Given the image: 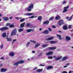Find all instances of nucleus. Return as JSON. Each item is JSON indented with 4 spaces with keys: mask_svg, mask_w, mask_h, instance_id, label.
Masks as SVG:
<instances>
[{
    "mask_svg": "<svg viewBox=\"0 0 73 73\" xmlns=\"http://www.w3.org/2000/svg\"><path fill=\"white\" fill-rule=\"evenodd\" d=\"M61 17L59 15H56V17H55V20H58L60 19Z\"/></svg>",
    "mask_w": 73,
    "mask_h": 73,
    "instance_id": "a211bd4d",
    "label": "nucleus"
},
{
    "mask_svg": "<svg viewBox=\"0 0 73 73\" xmlns=\"http://www.w3.org/2000/svg\"><path fill=\"white\" fill-rule=\"evenodd\" d=\"M0 60H3L4 59V57H2L0 58Z\"/></svg>",
    "mask_w": 73,
    "mask_h": 73,
    "instance_id": "864d4df0",
    "label": "nucleus"
},
{
    "mask_svg": "<svg viewBox=\"0 0 73 73\" xmlns=\"http://www.w3.org/2000/svg\"><path fill=\"white\" fill-rule=\"evenodd\" d=\"M38 20L41 21L42 20V17L41 16H39L38 18Z\"/></svg>",
    "mask_w": 73,
    "mask_h": 73,
    "instance_id": "5701e85b",
    "label": "nucleus"
},
{
    "mask_svg": "<svg viewBox=\"0 0 73 73\" xmlns=\"http://www.w3.org/2000/svg\"><path fill=\"white\" fill-rule=\"evenodd\" d=\"M49 42L50 43V44H54V43H56V42L54 41H50Z\"/></svg>",
    "mask_w": 73,
    "mask_h": 73,
    "instance_id": "c756f323",
    "label": "nucleus"
},
{
    "mask_svg": "<svg viewBox=\"0 0 73 73\" xmlns=\"http://www.w3.org/2000/svg\"><path fill=\"white\" fill-rule=\"evenodd\" d=\"M67 28H68L67 27V25H66L63 26V29H64L65 30H66Z\"/></svg>",
    "mask_w": 73,
    "mask_h": 73,
    "instance_id": "412c9836",
    "label": "nucleus"
},
{
    "mask_svg": "<svg viewBox=\"0 0 73 73\" xmlns=\"http://www.w3.org/2000/svg\"><path fill=\"white\" fill-rule=\"evenodd\" d=\"M56 57V56H53V58H55Z\"/></svg>",
    "mask_w": 73,
    "mask_h": 73,
    "instance_id": "e2e57ef3",
    "label": "nucleus"
},
{
    "mask_svg": "<svg viewBox=\"0 0 73 73\" xmlns=\"http://www.w3.org/2000/svg\"><path fill=\"white\" fill-rule=\"evenodd\" d=\"M34 58H35V57H34V56H33L31 58V59H32V60Z\"/></svg>",
    "mask_w": 73,
    "mask_h": 73,
    "instance_id": "13d9d810",
    "label": "nucleus"
},
{
    "mask_svg": "<svg viewBox=\"0 0 73 73\" xmlns=\"http://www.w3.org/2000/svg\"><path fill=\"white\" fill-rule=\"evenodd\" d=\"M32 9H33V4H30L29 6L27 8V10L28 11H31Z\"/></svg>",
    "mask_w": 73,
    "mask_h": 73,
    "instance_id": "f257e3e1",
    "label": "nucleus"
},
{
    "mask_svg": "<svg viewBox=\"0 0 73 73\" xmlns=\"http://www.w3.org/2000/svg\"><path fill=\"white\" fill-rule=\"evenodd\" d=\"M3 19L4 21H8L9 20V18L8 17H5L3 18Z\"/></svg>",
    "mask_w": 73,
    "mask_h": 73,
    "instance_id": "9d476101",
    "label": "nucleus"
},
{
    "mask_svg": "<svg viewBox=\"0 0 73 73\" xmlns=\"http://www.w3.org/2000/svg\"><path fill=\"white\" fill-rule=\"evenodd\" d=\"M53 38H54V37H51L46 39V40H53Z\"/></svg>",
    "mask_w": 73,
    "mask_h": 73,
    "instance_id": "6ab92c4d",
    "label": "nucleus"
},
{
    "mask_svg": "<svg viewBox=\"0 0 73 73\" xmlns=\"http://www.w3.org/2000/svg\"><path fill=\"white\" fill-rule=\"evenodd\" d=\"M15 19H17V20H18V19H19V17H16L15 18Z\"/></svg>",
    "mask_w": 73,
    "mask_h": 73,
    "instance_id": "5fc2aeb1",
    "label": "nucleus"
},
{
    "mask_svg": "<svg viewBox=\"0 0 73 73\" xmlns=\"http://www.w3.org/2000/svg\"><path fill=\"white\" fill-rule=\"evenodd\" d=\"M62 56H59V57H58L56 58L55 59V60L56 61H57V60H61V59L62 58Z\"/></svg>",
    "mask_w": 73,
    "mask_h": 73,
    "instance_id": "4468645a",
    "label": "nucleus"
},
{
    "mask_svg": "<svg viewBox=\"0 0 73 73\" xmlns=\"http://www.w3.org/2000/svg\"><path fill=\"white\" fill-rule=\"evenodd\" d=\"M42 70H43V69H39L37 70V72H38V73H40V72H41Z\"/></svg>",
    "mask_w": 73,
    "mask_h": 73,
    "instance_id": "cd10ccee",
    "label": "nucleus"
},
{
    "mask_svg": "<svg viewBox=\"0 0 73 73\" xmlns=\"http://www.w3.org/2000/svg\"><path fill=\"white\" fill-rule=\"evenodd\" d=\"M48 46V44H46L44 45H43L42 47L43 48H45V47H46V46Z\"/></svg>",
    "mask_w": 73,
    "mask_h": 73,
    "instance_id": "2f4dec72",
    "label": "nucleus"
},
{
    "mask_svg": "<svg viewBox=\"0 0 73 73\" xmlns=\"http://www.w3.org/2000/svg\"><path fill=\"white\" fill-rule=\"evenodd\" d=\"M7 70L5 68H2L1 70V72H5Z\"/></svg>",
    "mask_w": 73,
    "mask_h": 73,
    "instance_id": "aec40b11",
    "label": "nucleus"
},
{
    "mask_svg": "<svg viewBox=\"0 0 73 73\" xmlns=\"http://www.w3.org/2000/svg\"><path fill=\"white\" fill-rule=\"evenodd\" d=\"M17 41V40L16 39H14L13 40V42H15V41Z\"/></svg>",
    "mask_w": 73,
    "mask_h": 73,
    "instance_id": "8fccbe9b",
    "label": "nucleus"
},
{
    "mask_svg": "<svg viewBox=\"0 0 73 73\" xmlns=\"http://www.w3.org/2000/svg\"><path fill=\"white\" fill-rule=\"evenodd\" d=\"M59 38V39L60 40H61L62 39V38H61V35H56Z\"/></svg>",
    "mask_w": 73,
    "mask_h": 73,
    "instance_id": "a878e982",
    "label": "nucleus"
},
{
    "mask_svg": "<svg viewBox=\"0 0 73 73\" xmlns=\"http://www.w3.org/2000/svg\"><path fill=\"white\" fill-rule=\"evenodd\" d=\"M7 34L5 33H3L2 35V36L3 37H5L6 36Z\"/></svg>",
    "mask_w": 73,
    "mask_h": 73,
    "instance_id": "bb28decb",
    "label": "nucleus"
},
{
    "mask_svg": "<svg viewBox=\"0 0 73 73\" xmlns=\"http://www.w3.org/2000/svg\"><path fill=\"white\" fill-rule=\"evenodd\" d=\"M56 49V47H49L48 49L49 50H55Z\"/></svg>",
    "mask_w": 73,
    "mask_h": 73,
    "instance_id": "1a4fd4ad",
    "label": "nucleus"
},
{
    "mask_svg": "<svg viewBox=\"0 0 73 73\" xmlns=\"http://www.w3.org/2000/svg\"><path fill=\"white\" fill-rule=\"evenodd\" d=\"M52 27L53 28H56V26H52Z\"/></svg>",
    "mask_w": 73,
    "mask_h": 73,
    "instance_id": "3c124183",
    "label": "nucleus"
},
{
    "mask_svg": "<svg viewBox=\"0 0 73 73\" xmlns=\"http://www.w3.org/2000/svg\"><path fill=\"white\" fill-rule=\"evenodd\" d=\"M42 28H40L39 29V31H42Z\"/></svg>",
    "mask_w": 73,
    "mask_h": 73,
    "instance_id": "052dcab7",
    "label": "nucleus"
},
{
    "mask_svg": "<svg viewBox=\"0 0 73 73\" xmlns=\"http://www.w3.org/2000/svg\"><path fill=\"white\" fill-rule=\"evenodd\" d=\"M34 31V29H28L26 30V32L28 33H29L31 32H33Z\"/></svg>",
    "mask_w": 73,
    "mask_h": 73,
    "instance_id": "f8f14e48",
    "label": "nucleus"
},
{
    "mask_svg": "<svg viewBox=\"0 0 73 73\" xmlns=\"http://www.w3.org/2000/svg\"><path fill=\"white\" fill-rule=\"evenodd\" d=\"M72 18H73V17H72V16H71L69 18V19H68V21H70V20H72Z\"/></svg>",
    "mask_w": 73,
    "mask_h": 73,
    "instance_id": "e433bc0d",
    "label": "nucleus"
},
{
    "mask_svg": "<svg viewBox=\"0 0 73 73\" xmlns=\"http://www.w3.org/2000/svg\"><path fill=\"white\" fill-rule=\"evenodd\" d=\"M69 17H66V19H69Z\"/></svg>",
    "mask_w": 73,
    "mask_h": 73,
    "instance_id": "0e129e2a",
    "label": "nucleus"
},
{
    "mask_svg": "<svg viewBox=\"0 0 73 73\" xmlns=\"http://www.w3.org/2000/svg\"><path fill=\"white\" fill-rule=\"evenodd\" d=\"M27 8H26L25 9V11H27Z\"/></svg>",
    "mask_w": 73,
    "mask_h": 73,
    "instance_id": "69168bd1",
    "label": "nucleus"
},
{
    "mask_svg": "<svg viewBox=\"0 0 73 73\" xmlns=\"http://www.w3.org/2000/svg\"><path fill=\"white\" fill-rule=\"evenodd\" d=\"M69 8V6H68L66 7H64V10H63L62 13H65V12H67V10Z\"/></svg>",
    "mask_w": 73,
    "mask_h": 73,
    "instance_id": "423d86ee",
    "label": "nucleus"
},
{
    "mask_svg": "<svg viewBox=\"0 0 73 73\" xmlns=\"http://www.w3.org/2000/svg\"><path fill=\"white\" fill-rule=\"evenodd\" d=\"M9 19L10 20H11V19H12V17H9Z\"/></svg>",
    "mask_w": 73,
    "mask_h": 73,
    "instance_id": "680f3d73",
    "label": "nucleus"
},
{
    "mask_svg": "<svg viewBox=\"0 0 73 73\" xmlns=\"http://www.w3.org/2000/svg\"><path fill=\"white\" fill-rule=\"evenodd\" d=\"M67 3V1H64L62 2V4H63V5H64L66 4Z\"/></svg>",
    "mask_w": 73,
    "mask_h": 73,
    "instance_id": "c9c22d12",
    "label": "nucleus"
},
{
    "mask_svg": "<svg viewBox=\"0 0 73 73\" xmlns=\"http://www.w3.org/2000/svg\"><path fill=\"white\" fill-rule=\"evenodd\" d=\"M62 73H67V72L66 71H63L62 72Z\"/></svg>",
    "mask_w": 73,
    "mask_h": 73,
    "instance_id": "6e6d98bb",
    "label": "nucleus"
},
{
    "mask_svg": "<svg viewBox=\"0 0 73 73\" xmlns=\"http://www.w3.org/2000/svg\"><path fill=\"white\" fill-rule=\"evenodd\" d=\"M53 19H54V17H51L49 19V21H51V20H53Z\"/></svg>",
    "mask_w": 73,
    "mask_h": 73,
    "instance_id": "72a5a7b5",
    "label": "nucleus"
},
{
    "mask_svg": "<svg viewBox=\"0 0 73 73\" xmlns=\"http://www.w3.org/2000/svg\"><path fill=\"white\" fill-rule=\"evenodd\" d=\"M48 59H52L53 58V57L52 56H49L48 57Z\"/></svg>",
    "mask_w": 73,
    "mask_h": 73,
    "instance_id": "a19ab883",
    "label": "nucleus"
},
{
    "mask_svg": "<svg viewBox=\"0 0 73 73\" xmlns=\"http://www.w3.org/2000/svg\"><path fill=\"white\" fill-rule=\"evenodd\" d=\"M6 39L7 40V41H12V39L11 38H7Z\"/></svg>",
    "mask_w": 73,
    "mask_h": 73,
    "instance_id": "473e14b6",
    "label": "nucleus"
},
{
    "mask_svg": "<svg viewBox=\"0 0 73 73\" xmlns=\"http://www.w3.org/2000/svg\"><path fill=\"white\" fill-rule=\"evenodd\" d=\"M3 66V64L2 63H1L0 64V68H1V67H2Z\"/></svg>",
    "mask_w": 73,
    "mask_h": 73,
    "instance_id": "a18cd8bd",
    "label": "nucleus"
},
{
    "mask_svg": "<svg viewBox=\"0 0 73 73\" xmlns=\"http://www.w3.org/2000/svg\"><path fill=\"white\" fill-rule=\"evenodd\" d=\"M71 40V38L68 36H66V40L67 41H70Z\"/></svg>",
    "mask_w": 73,
    "mask_h": 73,
    "instance_id": "9b49d317",
    "label": "nucleus"
},
{
    "mask_svg": "<svg viewBox=\"0 0 73 73\" xmlns=\"http://www.w3.org/2000/svg\"><path fill=\"white\" fill-rule=\"evenodd\" d=\"M35 17V16L34 15L32 16L31 17H30L29 18V19H33V17Z\"/></svg>",
    "mask_w": 73,
    "mask_h": 73,
    "instance_id": "c03bdc74",
    "label": "nucleus"
},
{
    "mask_svg": "<svg viewBox=\"0 0 73 73\" xmlns=\"http://www.w3.org/2000/svg\"><path fill=\"white\" fill-rule=\"evenodd\" d=\"M72 25H70L68 26V28L69 29H71L72 28Z\"/></svg>",
    "mask_w": 73,
    "mask_h": 73,
    "instance_id": "79ce46f5",
    "label": "nucleus"
},
{
    "mask_svg": "<svg viewBox=\"0 0 73 73\" xmlns=\"http://www.w3.org/2000/svg\"><path fill=\"white\" fill-rule=\"evenodd\" d=\"M25 24V23L24 22L23 23L21 24L20 25V27L21 28H23L24 27V25Z\"/></svg>",
    "mask_w": 73,
    "mask_h": 73,
    "instance_id": "b1692460",
    "label": "nucleus"
},
{
    "mask_svg": "<svg viewBox=\"0 0 73 73\" xmlns=\"http://www.w3.org/2000/svg\"><path fill=\"white\" fill-rule=\"evenodd\" d=\"M25 20V19H22L20 20V22H23V21H24V20Z\"/></svg>",
    "mask_w": 73,
    "mask_h": 73,
    "instance_id": "ea45409f",
    "label": "nucleus"
},
{
    "mask_svg": "<svg viewBox=\"0 0 73 73\" xmlns=\"http://www.w3.org/2000/svg\"><path fill=\"white\" fill-rule=\"evenodd\" d=\"M65 23L64 22V21L62 20H60L58 23V25H59V26L62 25V24H64Z\"/></svg>",
    "mask_w": 73,
    "mask_h": 73,
    "instance_id": "7ed1b4c3",
    "label": "nucleus"
},
{
    "mask_svg": "<svg viewBox=\"0 0 73 73\" xmlns=\"http://www.w3.org/2000/svg\"><path fill=\"white\" fill-rule=\"evenodd\" d=\"M14 55H15V54L13 52H11L9 54V55L11 57H13Z\"/></svg>",
    "mask_w": 73,
    "mask_h": 73,
    "instance_id": "f3484780",
    "label": "nucleus"
},
{
    "mask_svg": "<svg viewBox=\"0 0 73 73\" xmlns=\"http://www.w3.org/2000/svg\"><path fill=\"white\" fill-rule=\"evenodd\" d=\"M53 68V66H49L47 67V70H50V69H52Z\"/></svg>",
    "mask_w": 73,
    "mask_h": 73,
    "instance_id": "2eb2a0df",
    "label": "nucleus"
},
{
    "mask_svg": "<svg viewBox=\"0 0 73 73\" xmlns=\"http://www.w3.org/2000/svg\"><path fill=\"white\" fill-rule=\"evenodd\" d=\"M30 44H31L30 42H27L26 45V48H28V47H29V45Z\"/></svg>",
    "mask_w": 73,
    "mask_h": 73,
    "instance_id": "393cba45",
    "label": "nucleus"
},
{
    "mask_svg": "<svg viewBox=\"0 0 73 73\" xmlns=\"http://www.w3.org/2000/svg\"><path fill=\"white\" fill-rule=\"evenodd\" d=\"M71 36H73V34H72L71 35Z\"/></svg>",
    "mask_w": 73,
    "mask_h": 73,
    "instance_id": "774afa93",
    "label": "nucleus"
},
{
    "mask_svg": "<svg viewBox=\"0 0 73 73\" xmlns=\"http://www.w3.org/2000/svg\"><path fill=\"white\" fill-rule=\"evenodd\" d=\"M24 61L21 60L15 63L14 65H15V66H18V65L19 64H22V63H24Z\"/></svg>",
    "mask_w": 73,
    "mask_h": 73,
    "instance_id": "f03ea898",
    "label": "nucleus"
},
{
    "mask_svg": "<svg viewBox=\"0 0 73 73\" xmlns=\"http://www.w3.org/2000/svg\"><path fill=\"white\" fill-rule=\"evenodd\" d=\"M67 66H65L63 67V68H66V67H67Z\"/></svg>",
    "mask_w": 73,
    "mask_h": 73,
    "instance_id": "bf43d9fd",
    "label": "nucleus"
},
{
    "mask_svg": "<svg viewBox=\"0 0 73 73\" xmlns=\"http://www.w3.org/2000/svg\"><path fill=\"white\" fill-rule=\"evenodd\" d=\"M31 25V23H27L26 24V26L27 27H29Z\"/></svg>",
    "mask_w": 73,
    "mask_h": 73,
    "instance_id": "4be33fe9",
    "label": "nucleus"
},
{
    "mask_svg": "<svg viewBox=\"0 0 73 73\" xmlns=\"http://www.w3.org/2000/svg\"><path fill=\"white\" fill-rule=\"evenodd\" d=\"M39 66H45L44 65L42 64H40Z\"/></svg>",
    "mask_w": 73,
    "mask_h": 73,
    "instance_id": "49530a36",
    "label": "nucleus"
},
{
    "mask_svg": "<svg viewBox=\"0 0 73 73\" xmlns=\"http://www.w3.org/2000/svg\"><path fill=\"white\" fill-rule=\"evenodd\" d=\"M24 15L25 16H31V15H34V14L32 13H27L25 14Z\"/></svg>",
    "mask_w": 73,
    "mask_h": 73,
    "instance_id": "ddd939ff",
    "label": "nucleus"
},
{
    "mask_svg": "<svg viewBox=\"0 0 73 73\" xmlns=\"http://www.w3.org/2000/svg\"><path fill=\"white\" fill-rule=\"evenodd\" d=\"M49 31L47 30H46L44 31L42 33H43V34H48L49 33Z\"/></svg>",
    "mask_w": 73,
    "mask_h": 73,
    "instance_id": "dca6fc26",
    "label": "nucleus"
},
{
    "mask_svg": "<svg viewBox=\"0 0 73 73\" xmlns=\"http://www.w3.org/2000/svg\"><path fill=\"white\" fill-rule=\"evenodd\" d=\"M18 31L19 32H21V31H24V29H19L18 30Z\"/></svg>",
    "mask_w": 73,
    "mask_h": 73,
    "instance_id": "f704fd0d",
    "label": "nucleus"
},
{
    "mask_svg": "<svg viewBox=\"0 0 73 73\" xmlns=\"http://www.w3.org/2000/svg\"><path fill=\"white\" fill-rule=\"evenodd\" d=\"M48 30L49 31H51L52 29H51V28H48Z\"/></svg>",
    "mask_w": 73,
    "mask_h": 73,
    "instance_id": "603ef678",
    "label": "nucleus"
},
{
    "mask_svg": "<svg viewBox=\"0 0 73 73\" xmlns=\"http://www.w3.org/2000/svg\"><path fill=\"white\" fill-rule=\"evenodd\" d=\"M59 33H62V32L61 31H59Z\"/></svg>",
    "mask_w": 73,
    "mask_h": 73,
    "instance_id": "338daca9",
    "label": "nucleus"
},
{
    "mask_svg": "<svg viewBox=\"0 0 73 73\" xmlns=\"http://www.w3.org/2000/svg\"><path fill=\"white\" fill-rule=\"evenodd\" d=\"M68 57L67 56H64L62 58V59L60 60V61L61 62H62V61H64L65 60H66L68 58Z\"/></svg>",
    "mask_w": 73,
    "mask_h": 73,
    "instance_id": "39448f33",
    "label": "nucleus"
},
{
    "mask_svg": "<svg viewBox=\"0 0 73 73\" xmlns=\"http://www.w3.org/2000/svg\"><path fill=\"white\" fill-rule=\"evenodd\" d=\"M16 32H17V31L16 29H14L11 32V36H14L16 35Z\"/></svg>",
    "mask_w": 73,
    "mask_h": 73,
    "instance_id": "20e7f679",
    "label": "nucleus"
},
{
    "mask_svg": "<svg viewBox=\"0 0 73 73\" xmlns=\"http://www.w3.org/2000/svg\"><path fill=\"white\" fill-rule=\"evenodd\" d=\"M10 28H13L15 27L14 25H11L9 26Z\"/></svg>",
    "mask_w": 73,
    "mask_h": 73,
    "instance_id": "58836bf2",
    "label": "nucleus"
},
{
    "mask_svg": "<svg viewBox=\"0 0 73 73\" xmlns=\"http://www.w3.org/2000/svg\"><path fill=\"white\" fill-rule=\"evenodd\" d=\"M30 41V42H33V43H34V44H35V43H36V42L35 41L31 40Z\"/></svg>",
    "mask_w": 73,
    "mask_h": 73,
    "instance_id": "4c0bfd02",
    "label": "nucleus"
},
{
    "mask_svg": "<svg viewBox=\"0 0 73 73\" xmlns=\"http://www.w3.org/2000/svg\"><path fill=\"white\" fill-rule=\"evenodd\" d=\"M35 51H32V53H35Z\"/></svg>",
    "mask_w": 73,
    "mask_h": 73,
    "instance_id": "4d7b16f0",
    "label": "nucleus"
},
{
    "mask_svg": "<svg viewBox=\"0 0 73 73\" xmlns=\"http://www.w3.org/2000/svg\"><path fill=\"white\" fill-rule=\"evenodd\" d=\"M37 68H38V67H35V68H34V69H33V70H36V69H37Z\"/></svg>",
    "mask_w": 73,
    "mask_h": 73,
    "instance_id": "09e8293b",
    "label": "nucleus"
},
{
    "mask_svg": "<svg viewBox=\"0 0 73 73\" xmlns=\"http://www.w3.org/2000/svg\"><path fill=\"white\" fill-rule=\"evenodd\" d=\"M49 21H45L44 22L43 24H49Z\"/></svg>",
    "mask_w": 73,
    "mask_h": 73,
    "instance_id": "c85d7f7f",
    "label": "nucleus"
},
{
    "mask_svg": "<svg viewBox=\"0 0 73 73\" xmlns=\"http://www.w3.org/2000/svg\"><path fill=\"white\" fill-rule=\"evenodd\" d=\"M3 44L1 45L0 46V49H3Z\"/></svg>",
    "mask_w": 73,
    "mask_h": 73,
    "instance_id": "37998d69",
    "label": "nucleus"
},
{
    "mask_svg": "<svg viewBox=\"0 0 73 73\" xmlns=\"http://www.w3.org/2000/svg\"><path fill=\"white\" fill-rule=\"evenodd\" d=\"M54 53V52H53V51H51L49 52L46 53V54L48 56H49L50 55H52Z\"/></svg>",
    "mask_w": 73,
    "mask_h": 73,
    "instance_id": "6e6552de",
    "label": "nucleus"
},
{
    "mask_svg": "<svg viewBox=\"0 0 73 73\" xmlns=\"http://www.w3.org/2000/svg\"><path fill=\"white\" fill-rule=\"evenodd\" d=\"M6 25V26H9L10 25V23H7Z\"/></svg>",
    "mask_w": 73,
    "mask_h": 73,
    "instance_id": "de8ad7c7",
    "label": "nucleus"
},
{
    "mask_svg": "<svg viewBox=\"0 0 73 73\" xmlns=\"http://www.w3.org/2000/svg\"><path fill=\"white\" fill-rule=\"evenodd\" d=\"M40 45V44L39 43H37L35 45V48H37L38 46H39Z\"/></svg>",
    "mask_w": 73,
    "mask_h": 73,
    "instance_id": "7c9ffc66",
    "label": "nucleus"
},
{
    "mask_svg": "<svg viewBox=\"0 0 73 73\" xmlns=\"http://www.w3.org/2000/svg\"><path fill=\"white\" fill-rule=\"evenodd\" d=\"M8 28L7 27H4L2 28H0V30L1 31H5V30H7V29H8Z\"/></svg>",
    "mask_w": 73,
    "mask_h": 73,
    "instance_id": "0eeeda50",
    "label": "nucleus"
}]
</instances>
